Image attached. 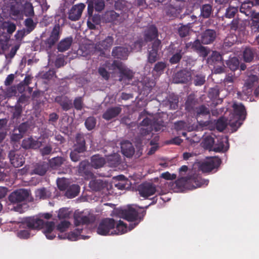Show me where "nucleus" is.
<instances>
[{"label":"nucleus","mask_w":259,"mask_h":259,"mask_svg":"<svg viewBox=\"0 0 259 259\" xmlns=\"http://www.w3.org/2000/svg\"><path fill=\"white\" fill-rule=\"evenodd\" d=\"M233 113L230 115L228 124L236 132L241 125L246 116L245 107L242 104H234Z\"/></svg>","instance_id":"nucleus-1"},{"label":"nucleus","mask_w":259,"mask_h":259,"mask_svg":"<svg viewBox=\"0 0 259 259\" xmlns=\"http://www.w3.org/2000/svg\"><path fill=\"white\" fill-rule=\"evenodd\" d=\"M119 213L121 218L126 220L129 222H135L134 224H132L130 226V230L134 229L141 222L145 215L146 211L143 210L141 213V215H139L137 210L131 207H128L127 208L119 210Z\"/></svg>","instance_id":"nucleus-2"},{"label":"nucleus","mask_w":259,"mask_h":259,"mask_svg":"<svg viewBox=\"0 0 259 259\" xmlns=\"http://www.w3.org/2000/svg\"><path fill=\"white\" fill-rule=\"evenodd\" d=\"M140 124L144 126L140 129V134L142 136H150L153 130L158 132L161 130L160 124H156V121L154 119H151L148 117L145 118Z\"/></svg>","instance_id":"nucleus-3"},{"label":"nucleus","mask_w":259,"mask_h":259,"mask_svg":"<svg viewBox=\"0 0 259 259\" xmlns=\"http://www.w3.org/2000/svg\"><path fill=\"white\" fill-rule=\"evenodd\" d=\"M169 53L172 55L169 61L171 64H176L180 62L185 52H183V47L178 42H171L168 47Z\"/></svg>","instance_id":"nucleus-4"},{"label":"nucleus","mask_w":259,"mask_h":259,"mask_svg":"<svg viewBox=\"0 0 259 259\" xmlns=\"http://www.w3.org/2000/svg\"><path fill=\"white\" fill-rule=\"evenodd\" d=\"M112 64L119 70V81L127 83V81L128 82L133 79L134 75L133 71L124 66L121 62L114 60Z\"/></svg>","instance_id":"nucleus-5"},{"label":"nucleus","mask_w":259,"mask_h":259,"mask_svg":"<svg viewBox=\"0 0 259 259\" xmlns=\"http://www.w3.org/2000/svg\"><path fill=\"white\" fill-rule=\"evenodd\" d=\"M221 162V159L218 157H208L201 162L199 169L203 172H209L214 169H217Z\"/></svg>","instance_id":"nucleus-6"},{"label":"nucleus","mask_w":259,"mask_h":259,"mask_svg":"<svg viewBox=\"0 0 259 259\" xmlns=\"http://www.w3.org/2000/svg\"><path fill=\"white\" fill-rule=\"evenodd\" d=\"M115 226V221L113 219L106 218L101 221L97 229V232L101 235L109 234L110 231L114 229Z\"/></svg>","instance_id":"nucleus-7"},{"label":"nucleus","mask_w":259,"mask_h":259,"mask_svg":"<svg viewBox=\"0 0 259 259\" xmlns=\"http://www.w3.org/2000/svg\"><path fill=\"white\" fill-rule=\"evenodd\" d=\"M138 191L141 197L147 199L156 193V187L154 184L146 182L138 186Z\"/></svg>","instance_id":"nucleus-8"},{"label":"nucleus","mask_w":259,"mask_h":259,"mask_svg":"<svg viewBox=\"0 0 259 259\" xmlns=\"http://www.w3.org/2000/svg\"><path fill=\"white\" fill-rule=\"evenodd\" d=\"M22 225L29 230H39L42 228L44 221L35 216L30 217L23 220Z\"/></svg>","instance_id":"nucleus-9"},{"label":"nucleus","mask_w":259,"mask_h":259,"mask_svg":"<svg viewBox=\"0 0 259 259\" xmlns=\"http://www.w3.org/2000/svg\"><path fill=\"white\" fill-rule=\"evenodd\" d=\"M29 195V191L26 189H20L12 192L9 196V200L13 204H17L25 201Z\"/></svg>","instance_id":"nucleus-10"},{"label":"nucleus","mask_w":259,"mask_h":259,"mask_svg":"<svg viewBox=\"0 0 259 259\" xmlns=\"http://www.w3.org/2000/svg\"><path fill=\"white\" fill-rule=\"evenodd\" d=\"M61 33V27L59 24H56L52 30L50 36L46 39L45 44L48 49H51L58 41Z\"/></svg>","instance_id":"nucleus-11"},{"label":"nucleus","mask_w":259,"mask_h":259,"mask_svg":"<svg viewBox=\"0 0 259 259\" xmlns=\"http://www.w3.org/2000/svg\"><path fill=\"white\" fill-rule=\"evenodd\" d=\"M192 78V71L190 69H183L175 74L173 80L176 83H187L191 81Z\"/></svg>","instance_id":"nucleus-12"},{"label":"nucleus","mask_w":259,"mask_h":259,"mask_svg":"<svg viewBox=\"0 0 259 259\" xmlns=\"http://www.w3.org/2000/svg\"><path fill=\"white\" fill-rule=\"evenodd\" d=\"M161 40L155 39L152 44L151 49L148 51V62L150 64L155 63L159 59V54L158 53L159 50L161 49Z\"/></svg>","instance_id":"nucleus-13"},{"label":"nucleus","mask_w":259,"mask_h":259,"mask_svg":"<svg viewBox=\"0 0 259 259\" xmlns=\"http://www.w3.org/2000/svg\"><path fill=\"white\" fill-rule=\"evenodd\" d=\"M9 158L11 164L14 167L22 166L25 163V158L20 152L11 150L9 153Z\"/></svg>","instance_id":"nucleus-14"},{"label":"nucleus","mask_w":259,"mask_h":259,"mask_svg":"<svg viewBox=\"0 0 259 259\" xmlns=\"http://www.w3.org/2000/svg\"><path fill=\"white\" fill-rule=\"evenodd\" d=\"M217 36V32L214 29H206L201 32L200 34V40L204 45L212 44Z\"/></svg>","instance_id":"nucleus-15"},{"label":"nucleus","mask_w":259,"mask_h":259,"mask_svg":"<svg viewBox=\"0 0 259 259\" xmlns=\"http://www.w3.org/2000/svg\"><path fill=\"white\" fill-rule=\"evenodd\" d=\"M85 7V5L82 3L73 6L69 11L68 18L72 21L79 20Z\"/></svg>","instance_id":"nucleus-16"},{"label":"nucleus","mask_w":259,"mask_h":259,"mask_svg":"<svg viewBox=\"0 0 259 259\" xmlns=\"http://www.w3.org/2000/svg\"><path fill=\"white\" fill-rule=\"evenodd\" d=\"M42 145L41 142L35 140L32 137L26 138L22 140L21 147L26 150L37 149Z\"/></svg>","instance_id":"nucleus-17"},{"label":"nucleus","mask_w":259,"mask_h":259,"mask_svg":"<svg viewBox=\"0 0 259 259\" xmlns=\"http://www.w3.org/2000/svg\"><path fill=\"white\" fill-rule=\"evenodd\" d=\"M78 172L80 176L84 177L85 178H90L93 176L91 166L88 161L83 160L79 163Z\"/></svg>","instance_id":"nucleus-18"},{"label":"nucleus","mask_w":259,"mask_h":259,"mask_svg":"<svg viewBox=\"0 0 259 259\" xmlns=\"http://www.w3.org/2000/svg\"><path fill=\"white\" fill-rule=\"evenodd\" d=\"M54 101L61 107L63 111H68L72 107L71 100L66 96H57L55 97Z\"/></svg>","instance_id":"nucleus-19"},{"label":"nucleus","mask_w":259,"mask_h":259,"mask_svg":"<svg viewBox=\"0 0 259 259\" xmlns=\"http://www.w3.org/2000/svg\"><path fill=\"white\" fill-rule=\"evenodd\" d=\"M163 11L166 16L171 19L177 18L182 11L181 9L174 6L171 3L166 4L164 7Z\"/></svg>","instance_id":"nucleus-20"},{"label":"nucleus","mask_w":259,"mask_h":259,"mask_svg":"<svg viewBox=\"0 0 259 259\" xmlns=\"http://www.w3.org/2000/svg\"><path fill=\"white\" fill-rule=\"evenodd\" d=\"M158 34V29L153 25H150L144 31V38L146 42L151 41L155 39H157Z\"/></svg>","instance_id":"nucleus-21"},{"label":"nucleus","mask_w":259,"mask_h":259,"mask_svg":"<svg viewBox=\"0 0 259 259\" xmlns=\"http://www.w3.org/2000/svg\"><path fill=\"white\" fill-rule=\"evenodd\" d=\"M128 49L124 47H115L112 51V56L114 58L121 60H125L128 55Z\"/></svg>","instance_id":"nucleus-22"},{"label":"nucleus","mask_w":259,"mask_h":259,"mask_svg":"<svg viewBox=\"0 0 259 259\" xmlns=\"http://www.w3.org/2000/svg\"><path fill=\"white\" fill-rule=\"evenodd\" d=\"M198 100L196 99L193 95L188 96L187 99L185 102V110L188 112L193 114L196 108L198 107Z\"/></svg>","instance_id":"nucleus-23"},{"label":"nucleus","mask_w":259,"mask_h":259,"mask_svg":"<svg viewBox=\"0 0 259 259\" xmlns=\"http://www.w3.org/2000/svg\"><path fill=\"white\" fill-rule=\"evenodd\" d=\"M23 4L19 2H16L11 4L10 7V14L15 17L16 19H23Z\"/></svg>","instance_id":"nucleus-24"},{"label":"nucleus","mask_w":259,"mask_h":259,"mask_svg":"<svg viewBox=\"0 0 259 259\" xmlns=\"http://www.w3.org/2000/svg\"><path fill=\"white\" fill-rule=\"evenodd\" d=\"M42 229H44V233L48 239L52 240L56 237V235L53 232L55 229V223L54 222L44 221V225Z\"/></svg>","instance_id":"nucleus-25"},{"label":"nucleus","mask_w":259,"mask_h":259,"mask_svg":"<svg viewBox=\"0 0 259 259\" xmlns=\"http://www.w3.org/2000/svg\"><path fill=\"white\" fill-rule=\"evenodd\" d=\"M94 221V219L92 217L83 215L82 213L80 214H75L74 215V225L76 226L83 225H89Z\"/></svg>","instance_id":"nucleus-26"},{"label":"nucleus","mask_w":259,"mask_h":259,"mask_svg":"<svg viewBox=\"0 0 259 259\" xmlns=\"http://www.w3.org/2000/svg\"><path fill=\"white\" fill-rule=\"evenodd\" d=\"M121 108L119 107H113L108 108L102 115L103 118L109 120L117 117L121 112Z\"/></svg>","instance_id":"nucleus-27"},{"label":"nucleus","mask_w":259,"mask_h":259,"mask_svg":"<svg viewBox=\"0 0 259 259\" xmlns=\"http://www.w3.org/2000/svg\"><path fill=\"white\" fill-rule=\"evenodd\" d=\"M89 185L93 190L101 191L107 189L108 184L106 181L100 179H96L91 181L90 182Z\"/></svg>","instance_id":"nucleus-28"},{"label":"nucleus","mask_w":259,"mask_h":259,"mask_svg":"<svg viewBox=\"0 0 259 259\" xmlns=\"http://www.w3.org/2000/svg\"><path fill=\"white\" fill-rule=\"evenodd\" d=\"M142 88L139 89L141 94L147 96L152 91L155 85V82L153 80L146 79L141 82Z\"/></svg>","instance_id":"nucleus-29"},{"label":"nucleus","mask_w":259,"mask_h":259,"mask_svg":"<svg viewBox=\"0 0 259 259\" xmlns=\"http://www.w3.org/2000/svg\"><path fill=\"white\" fill-rule=\"evenodd\" d=\"M49 166L48 164L45 162H40L36 163L33 166V168L32 170L31 174H36L39 176H44L47 172Z\"/></svg>","instance_id":"nucleus-30"},{"label":"nucleus","mask_w":259,"mask_h":259,"mask_svg":"<svg viewBox=\"0 0 259 259\" xmlns=\"http://www.w3.org/2000/svg\"><path fill=\"white\" fill-rule=\"evenodd\" d=\"M76 143L74 144V148L80 152H85L87 150L86 143L84 136L83 134L78 133L75 137Z\"/></svg>","instance_id":"nucleus-31"},{"label":"nucleus","mask_w":259,"mask_h":259,"mask_svg":"<svg viewBox=\"0 0 259 259\" xmlns=\"http://www.w3.org/2000/svg\"><path fill=\"white\" fill-rule=\"evenodd\" d=\"M257 80V77L256 75L250 76L245 83L242 91L243 94L246 96L250 95L252 93V88L254 85V82H256Z\"/></svg>","instance_id":"nucleus-32"},{"label":"nucleus","mask_w":259,"mask_h":259,"mask_svg":"<svg viewBox=\"0 0 259 259\" xmlns=\"http://www.w3.org/2000/svg\"><path fill=\"white\" fill-rule=\"evenodd\" d=\"M229 148L228 142L227 139H218L217 142L214 144V146L212 150L217 152H225Z\"/></svg>","instance_id":"nucleus-33"},{"label":"nucleus","mask_w":259,"mask_h":259,"mask_svg":"<svg viewBox=\"0 0 259 259\" xmlns=\"http://www.w3.org/2000/svg\"><path fill=\"white\" fill-rule=\"evenodd\" d=\"M256 55V50L251 47H246L243 51V59L245 62H251Z\"/></svg>","instance_id":"nucleus-34"},{"label":"nucleus","mask_w":259,"mask_h":259,"mask_svg":"<svg viewBox=\"0 0 259 259\" xmlns=\"http://www.w3.org/2000/svg\"><path fill=\"white\" fill-rule=\"evenodd\" d=\"M73 41L72 37H67L62 39L58 44L57 49L59 52H64L68 50Z\"/></svg>","instance_id":"nucleus-35"},{"label":"nucleus","mask_w":259,"mask_h":259,"mask_svg":"<svg viewBox=\"0 0 259 259\" xmlns=\"http://www.w3.org/2000/svg\"><path fill=\"white\" fill-rule=\"evenodd\" d=\"M33 17H29L25 19L23 24L25 27V31L27 34L31 32L36 27L38 22L37 19L33 20Z\"/></svg>","instance_id":"nucleus-36"},{"label":"nucleus","mask_w":259,"mask_h":259,"mask_svg":"<svg viewBox=\"0 0 259 259\" xmlns=\"http://www.w3.org/2000/svg\"><path fill=\"white\" fill-rule=\"evenodd\" d=\"M179 99L174 94L169 95L163 101L166 106H168L170 109H176L178 107Z\"/></svg>","instance_id":"nucleus-37"},{"label":"nucleus","mask_w":259,"mask_h":259,"mask_svg":"<svg viewBox=\"0 0 259 259\" xmlns=\"http://www.w3.org/2000/svg\"><path fill=\"white\" fill-rule=\"evenodd\" d=\"M121 149L123 154L127 157H132L135 153L134 148L132 144L129 142L122 143Z\"/></svg>","instance_id":"nucleus-38"},{"label":"nucleus","mask_w":259,"mask_h":259,"mask_svg":"<svg viewBox=\"0 0 259 259\" xmlns=\"http://www.w3.org/2000/svg\"><path fill=\"white\" fill-rule=\"evenodd\" d=\"M66 159L63 157L57 156L51 158L49 160V164L53 169H58L59 167L64 164Z\"/></svg>","instance_id":"nucleus-39"},{"label":"nucleus","mask_w":259,"mask_h":259,"mask_svg":"<svg viewBox=\"0 0 259 259\" xmlns=\"http://www.w3.org/2000/svg\"><path fill=\"white\" fill-rule=\"evenodd\" d=\"M121 15L114 10H110L105 13V18L108 22H119L121 19Z\"/></svg>","instance_id":"nucleus-40"},{"label":"nucleus","mask_w":259,"mask_h":259,"mask_svg":"<svg viewBox=\"0 0 259 259\" xmlns=\"http://www.w3.org/2000/svg\"><path fill=\"white\" fill-rule=\"evenodd\" d=\"M196 118L210 115V110L208 107L204 105L198 106L193 113Z\"/></svg>","instance_id":"nucleus-41"},{"label":"nucleus","mask_w":259,"mask_h":259,"mask_svg":"<svg viewBox=\"0 0 259 259\" xmlns=\"http://www.w3.org/2000/svg\"><path fill=\"white\" fill-rule=\"evenodd\" d=\"M22 13L23 16L24 15L27 17H34L35 13L32 4L28 2H26L23 4Z\"/></svg>","instance_id":"nucleus-42"},{"label":"nucleus","mask_w":259,"mask_h":259,"mask_svg":"<svg viewBox=\"0 0 259 259\" xmlns=\"http://www.w3.org/2000/svg\"><path fill=\"white\" fill-rule=\"evenodd\" d=\"M79 191V186L76 184H73L67 189L65 196L68 198H74L78 194Z\"/></svg>","instance_id":"nucleus-43"},{"label":"nucleus","mask_w":259,"mask_h":259,"mask_svg":"<svg viewBox=\"0 0 259 259\" xmlns=\"http://www.w3.org/2000/svg\"><path fill=\"white\" fill-rule=\"evenodd\" d=\"M105 163V159L99 155H95L91 157L92 166L95 168H99L103 166Z\"/></svg>","instance_id":"nucleus-44"},{"label":"nucleus","mask_w":259,"mask_h":259,"mask_svg":"<svg viewBox=\"0 0 259 259\" xmlns=\"http://www.w3.org/2000/svg\"><path fill=\"white\" fill-rule=\"evenodd\" d=\"M115 229L112 231L111 234H122L126 232L127 226L123 222L119 220L118 222H115Z\"/></svg>","instance_id":"nucleus-45"},{"label":"nucleus","mask_w":259,"mask_h":259,"mask_svg":"<svg viewBox=\"0 0 259 259\" xmlns=\"http://www.w3.org/2000/svg\"><path fill=\"white\" fill-rule=\"evenodd\" d=\"M212 12V6L210 4H204L200 7V16L204 18L210 17Z\"/></svg>","instance_id":"nucleus-46"},{"label":"nucleus","mask_w":259,"mask_h":259,"mask_svg":"<svg viewBox=\"0 0 259 259\" xmlns=\"http://www.w3.org/2000/svg\"><path fill=\"white\" fill-rule=\"evenodd\" d=\"M237 38L234 34H228L224 40L223 47L230 48L237 41Z\"/></svg>","instance_id":"nucleus-47"},{"label":"nucleus","mask_w":259,"mask_h":259,"mask_svg":"<svg viewBox=\"0 0 259 259\" xmlns=\"http://www.w3.org/2000/svg\"><path fill=\"white\" fill-rule=\"evenodd\" d=\"M113 41L114 38L112 36H107L104 40L99 42V46H100L99 47L100 49L107 50L112 46Z\"/></svg>","instance_id":"nucleus-48"},{"label":"nucleus","mask_w":259,"mask_h":259,"mask_svg":"<svg viewBox=\"0 0 259 259\" xmlns=\"http://www.w3.org/2000/svg\"><path fill=\"white\" fill-rule=\"evenodd\" d=\"M203 146L205 149L212 150L214 146L215 141L213 137L207 136L205 137L203 141Z\"/></svg>","instance_id":"nucleus-49"},{"label":"nucleus","mask_w":259,"mask_h":259,"mask_svg":"<svg viewBox=\"0 0 259 259\" xmlns=\"http://www.w3.org/2000/svg\"><path fill=\"white\" fill-rule=\"evenodd\" d=\"M239 60L236 57L230 58L226 61V65L232 71H235L239 67Z\"/></svg>","instance_id":"nucleus-50"},{"label":"nucleus","mask_w":259,"mask_h":259,"mask_svg":"<svg viewBox=\"0 0 259 259\" xmlns=\"http://www.w3.org/2000/svg\"><path fill=\"white\" fill-rule=\"evenodd\" d=\"M214 122L216 129L219 132H223L228 124L224 117H220L218 120H214Z\"/></svg>","instance_id":"nucleus-51"},{"label":"nucleus","mask_w":259,"mask_h":259,"mask_svg":"<svg viewBox=\"0 0 259 259\" xmlns=\"http://www.w3.org/2000/svg\"><path fill=\"white\" fill-rule=\"evenodd\" d=\"M211 60L215 64L219 66H224V59L221 54L218 52H213L211 56Z\"/></svg>","instance_id":"nucleus-52"},{"label":"nucleus","mask_w":259,"mask_h":259,"mask_svg":"<svg viewBox=\"0 0 259 259\" xmlns=\"http://www.w3.org/2000/svg\"><path fill=\"white\" fill-rule=\"evenodd\" d=\"M201 40L196 39L193 42H187L185 45V49L186 50L191 49L196 52L199 48L202 46Z\"/></svg>","instance_id":"nucleus-53"},{"label":"nucleus","mask_w":259,"mask_h":259,"mask_svg":"<svg viewBox=\"0 0 259 259\" xmlns=\"http://www.w3.org/2000/svg\"><path fill=\"white\" fill-rule=\"evenodd\" d=\"M107 160L108 164L112 167L116 166L120 162V157L119 155L115 154L109 156L107 157Z\"/></svg>","instance_id":"nucleus-54"},{"label":"nucleus","mask_w":259,"mask_h":259,"mask_svg":"<svg viewBox=\"0 0 259 259\" xmlns=\"http://www.w3.org/2000/svg\"><path fill=\"white\" fill-rule=\"evenodd\" d=\"M114 8L116 10L121 11L120 14H122V12L127 9L125 1L124 0H117L115 2Z\"/></svg>","instance_id":"nucleus-55"},{"label":"nucleus","mask_w":259,"mask_h":259,"mask_svg":"<svg viewBox=\"0 0 259 259\" xmlns=\"http://www.w3.org/2000/svg\"><path fill=\"white\" fill-rule=\"evenodd\" d=\"M35 194L36 197L45 199L49 197L50 193L45 188H41L36 191Z\"/></svg>","instance_id":"nucleus-56"},{"label":"nucleus","mask_w":259,"mask_h":259,"mask_svg":"<svg viewBox=\"0 0 259 259\" xmlns=\"http://www.w3.org/2000/svg\"><path fill=\"white\" fill-rule=\"evenodd\" d=\"M30 126L29 123L27 122H24L20 124L17 127L15 128L17 129L23 136L27 133Z\"/></svg>","instance_id":"nucleus-57"},{"label":"nucleus","mask_w":259,"mask_h":259,"mask_svg":"<svg viewBox=\"0 0 259 259\" xmlns=\"http://www.w3.org/2000/svg\"><path fill=\"white\" fill-rule=\"evenodd\" d=\"M166 67V64L165 62L160 61L156 63L153 69V71L156 72L157 74H162Z\"/></svg>","instance_id":"nucleus-58"},{"label":"nucleus","mask_w":259,"mask_h":259,"mask_svg":"<svg viewBox=\"0 0 259 259\" xmlns=\"http://www.w3.org/2000/svg\"><path fill=\"white\" fill-rule=\"evenodd\" d=\"M86 128L91 131L94 128L96 124V119L94 116H90L88 117L84 122Z\"/></svg>","instance_id":"nucleus-59"},{"label":"nucleus","mask_w":259,"mask_h":259,"mask_svg":"<svg viewBox=\"0 0 259 259\" xmlns=\"http://www.w3.org/2000/svg\"><path fill=\"white\" fill-rule=\"evenodd\" d=\"M188 24H190V23H188L187 25H182L179 28L178 33L181 37H185L189 34L190 27L188 26Z\"/></svg>","instance_id":"nucleus-60"},{"label":"nucleus","mask_w":259,"mask_h":259,"mask_svg":"<svg viewBox=\"0 0 259 259\" xmlns=\"http://www.w3.org/2000/svg\"><path fill=\"white\" fill-rule=\"evenodd\" d=\"M22 112V107L19 104L16 105L13 107V118L18 119L20 117Z\"/></svg>","instance_id":"nucleus-61"},{"label":"nucleus","mask_w":259,"mask_h":259,"mask_svg":"<svg viewBox=\"0 0 259 259\" xmlns=\"http://www.w3.org/2000/svg\"><path fill=\"white\" fill-rule=\"evenodd\" d=\"M73 106L77 110H81L83 106V99L82 97H78L73 101Z\"/></svg>","instance_id":"nucleus-62"},{"label":"nucleus","mask_w":259,"mask_h":259,"mask_svg":"<svg viewBox=\"0 0 259 259\" xmlns=\"http://www.w3.org/2000/svg\"><path fill=\"white\" fill-rule=\"evenodd\" d=\"M205 82V77L204 75L199 74L195 76L194 83L196 86L202 85Z\"/></svg>","instance_id":"nucleus-63"},{"label":"nucleus","mask_w":259,"mask_h":259,"mask_svg":"<svg viewBox=\"0 0 259 259\" xmlns=\"http://www.w3.org/2000/svg\"><path fill=\"white\" fill-rule=\"evenodd\" d=\"M83 153V152H80L78 150L74 148V150L71 151L70 153V157L72 161L77 162L80 160V153Z\"/></svg>","instance_id":"nucleus-64"}]
</instances>
